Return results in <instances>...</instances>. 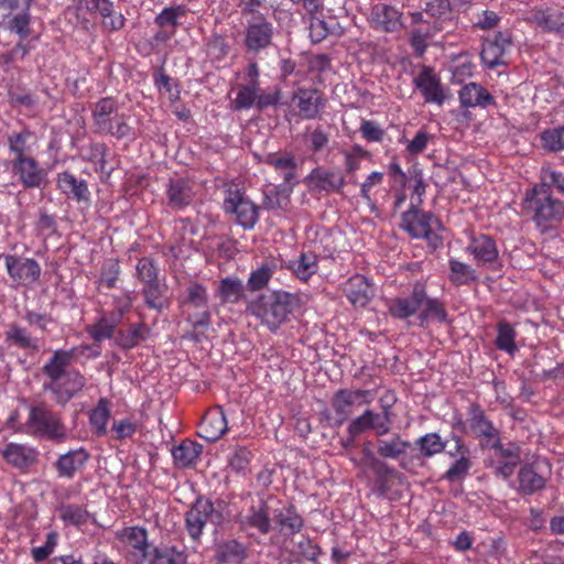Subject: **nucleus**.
<instances>
[{"label": "nucleus", "instance_id": "393cba45", "mask_svg": "<svg viewBox=\"0 0 564 564\" xmlns=\"http://www.w3.org/2000/svg\"><path fill=\"white\" fill-rule=\"evenodd\" d=\"M466 251L474 257L477 264L491 263L498 258L496 242L486 235L471 237Z\"/></svg>", "mask_w": 564, "mask_h": 564}, {"label": "nucleus", "instance_id": "79ce46f5", "mask_svg": "<svg viewBox=\"0 0 564 564\" xmlns=\"http://www.w3.org/2000/svg\"><path fill=\"white\" fill-rule=\"evenodd\" d=\"M449 280L455 285H466L477 280L476 271L467 263L456 259L448 261Z\"/></svg>", "mask_w": 564, "mask_h": 564}, {"label": "nucleus", "instance_id": "c9c22d12", "mask_svg": "<svg viewBox=\"0 0 564 564\" xmlns=\"http://www.w3.org/2000/svg\"><path fill=\"white\" fill-rule=\"evenodd\" d=\"M166 193L170 206L175 209L184 208L193 199L192 187L182 178L171 181Z\"/></svg>", "mask_w": 564, "mask_h": 564}, {"label": "nucleus", "instance_id": "20e7f679", "mask_svg": "<svg viewBox=\"0 0 564 564\" xmlns=\"http://www.w3.org/2000/svg\"><path fill=\"white\" fill-rule=\"evenodd\" d=\"M93 121L98 133L110 134L117 139L127 138L131 134L128 117L118 111L117 102L110 97L102 98L95 104Z\"/></svg>", "mask_w": 564, "mask_h": 564}, {"label": "nucleus", "instance_id": "b1692460", "mask_svg": "<svg viewBox=\"0 0 564 564\" xmlns=\"http://www.w3.org/2000/svg\"><path fill=\"white\" fill-rule=\"evenodd\" d=\"M2 456L6 462L13 467L25 470L34 465L39 457L36 448L19 443H9L2 449Z\"/></svg>", "mask_w": 564, "mask_h": 564}, {"label": "nucleus", "instance_id": "473e14b6", "mask_svg": "<svg viewBox=\"0 0 564 564\" xmlns=\"http://www.w3.org/2000/svg\"><path fill=\"white\" fill-rule=\"evenodd\" d=\"M215 556L223 564H241L247 557V550L240 542L228 540L217 544Z\"/></svg>", "mask_w": 564, "mask_h": 564}, {"label": "nucleus", "instance_id": "1a4fd4ad", "mask_svg": "<svg viewBox=\"0 0 564 564\" xmlns=\"http://www.w3.org/2000/svg\"><path fill=\"white\" fill-rule=\"evenodd\" d=\"M221 519L209 500L198 499L186 512V530L193 540H198L208 522L217 525Z\"/></svg>", "mask_w": 564, "mask_h": 564}, {"label": "nucleus", "instance_id": "774afa93", "mask_svg": "<svg viewBox=\"0 0 564 564\" xmlns=\"http://www.w3.org/2000/svg\"><path fill=\"white\" fill-rule=\"evenodd\" d=\"M330 33V29L328 28L326 21L318 19V18H312L310 22V37L312 42L319 43L324 39L328 36Z\"/></svg>", "mask_w": 564, "mask_h": 564}, {"label": "nucleus", "instance_id": "c03bdc74", "mask_svg": "<svg viewBox=\"0 0 564 564\" xmlns=\"http://www.w3.org/2000/svg\"><path fill=\"white\" fill-rule=\"evenodd\" d=\"M110 417L109 402L101 398L97 405L91 410L89 422L99 436L107 434V425Z\"/></svg>", "mask_w": 564, "mask_h": 564}, {"label": "nucleus", "instance_id": "4d7b16f0", "mask_svg": "<svg viewBox=\"0 0 564 564\" xmlns=\"http://www.w3.org/2000/svg\"><path fill=\"white\" fill-rule=\"evenodd\" d=\"M149 329L143 324H135L127 332L120 334V343L126 348L137 346L141 340H144Z\"/></svg>", "mask_w": 564, "mask_h": 564}, {"label": "nucleus", "instance_id": "bf43d9fd", "mask_svg": "<svg viewBox=\"0 0 564 564\" xmlns=\"http://www.w3.org/2000/svg\"><path fill=\"white\" fill-rule=\"evenodd\" d=\"M291 552L303 558L314 561L318 556V547L308 536L302 535L297 542L294 543Z\"/></svg>", "mask_w": 564, "mask_h": 564}, {"label": "nucleus", "instance_id": "cd10ccee", "mask_svg": "<svg viewBox=\"0 0 564 564\" xmlns=\"http://www.w3.org/2000/svg\"><path fill=\"white\" fill-rule=\"evenodd\" d=\"M272 24L267 21L251 23L246 31L245 43L248 50L258 52L269 46L272 40Z\"/></svg>", "mask_w": 564, "mask_h": 564}, {"label": "nucleus", "instance_id": "864d4df0", "mask_svg": "<svg viewBox=\"0 0 564 564\" xmlns=\"http://www.w3.org/2000/svg\"><path fill=\"white\" fill-rule=\"evenodd\" d=\"M514 337L516 332L509 324H499L496 345L500 350H505L508 354L512 355L517 350Z\"/></svg>", "mask_w": 564, "mask_h": 564}, {"label": "nucleus", "instance_id": "052dcab7", "mask_svg": "<svg viewBox=\"0 0 564 564\" xmlns=\"http://www.w3.org/2000/svg\"><path fill=\"white\" fill-rule=\"evenodd\" d=\"M138 431V423L132 417H124L122 420L115 421L111 426L113 438L124 440L133 436Z\"/></svg>", "mask_w": 564, "mask_h": 564}, {"label": "nucleus", "instance_id": "7c9ffc66", "mask_svg": "<svg viewBox=\"0 0 564 564\" xmlns=\"http://www.w3.org/2000/svg\"><path fill=\"white\" fill-rule=\"evenodd\" d=\"M468 453L469 451L464 445L463 441L459 437L456 438V454H460L462 456L451 465L443 476L444 479L455 482L463 480L468 475L471 468V460L467 456ZM451 455L454 456L455 453H451Z\"/></svg>", "mask_w": 564, "mask_h": 564}, {"label": "nucleus", "instance_id": "8fccbe9b", "mask_svg": "<svg viewBox=\"0 0 564 564\" xmlns=\"http://www.w3.org/2000/svg\"><path fill=\"white\" fill-rule=\"evenodd\" d=\"M420 452L425 457H431L445 449L446 443L442 441L437 433H429L420 437L416 442Z\"/></svg>", "mask_w": 564, "mask_h": 564}, {"label": "nucleus", "instance_id": "423d86ee", "mask_svg": "<svg viewBox=\"0 0 564 564\" xmlns=\"http://www.w3.org/2000/svg\"><path fill=\"white\" fill-rule=\"evenodd\" d=\"M26 432L33 436L62 441L66 431L59 417L45 406H35L30 410L25 423Z\"/></svg>", "mask_w": 564, "mask_h": 564}, {"label": "nucleus", "instance_id": "9d476101", "mask_svg": "<svg viewBox=\"0 0 564 564\" xmlns=\"http://www.w3.org/2000/svg\"><path fill=\"white\" fill-rule=\"evenodd\" d=\"M425 299V284L414 283L412 292L408 296H395L386 300L389 314L398 319H405L420 314L422 302Z\"/></svg>", "mask_w": 564, "mask_h": 564}, {"label": "nucleus", "instance_id": "f03ea898", "mask_svg": "<svg viewBox=\"0 0 564 564\" xmlns=\"http://www.w3.org/2000/svg\"><path fill=\"white\" fill-rule=\"evenodd\" d=\"M522 208L541 232L552 229L564 218V203L553 195L546 183H538L525 191Z\"/></svg>", "mask_w": 564, "mask_h": 564}, {"label": "nucleus", "instance_id": "603ef678", "mask_svg": "<svg viewBox=\"0 0 564 564\" xmlns=\"http://www.w3.org/2000/svg\"><path fill=\"white\" fill-rule=\"evenodd\" d=\"M251 462V453L245 447H237L229 457L228 464L232 471L247 475Z\"/></svg>", "mask_w": 564, "mask_h": 564}, {"label": "nucleus", "instance_id": "a19ab883", "mask_svg": "<svg viewBox=\"0 0 564 564\" xmlns=\"http://www.w3.org/2000/svg\"><path fill=\"white\" fill-rule=\"evenodd\" d=\"M378 454L383 458L399 459L403 456L411 444L402 440L400 436H394L390 440H379L377 444Z\"/></svg>", "mask_w": 564, "mask_h": 564}, {"label": "nucleus", "instance_id": "49530a36", "mask_svg": "<svg viewBox=\"0 0 564 564\" xmlns=\"http://www.w3.org/2000/svg\"><path fill=\"white\" fill-rule=\"evenodd\" d=\"M118 324L119 317L102 316L94 325L89 326L87 332L94 340L101 341L113 336Z\"/></svg>", "mask_w": 564, "mask_h": 564}, {"label": "nucleus", "instance_id": "c85d7f7f", "mask_svg": "<svg viewBox=\"0 0 564 564\" xmlns=\"http://www.w3.org/2000/svg\"><path fill=\"white\" fill-rule=\"evenodd\" d=\"M88 458L89 455L83 447L61 455L56 462L58 476L68 479L73 478L85 466Z\"/></svg>", "mask_w": 564, "mask_h": 564}, {"label": "nucleus", "instance_id": "5fc2aeb1", "mask_svg": "<svg viewBox=\"0 0 564 564\" xmlns=\"http://www.w3.org/2000/svg\"><path fill=\"white\" fill-rule=\"evenodd\" d=\"M267 163L284 173L285 182H290L294 177L295 161L293 156L270 154L267 158Z\"/></svg>", "mask_w": 564, "mask_h": 564}, {"label": "nucleus", "instance_id": "f3484780", "mask_svg": "<svg viewBox=\"0 0 564 564\" xmlns=\"http://www.w3.org/2000/svg\"><path fill=\"white\" fill-rule=\"evenodd\" d=\"M11 165L13 173L25 187H40L45 181L44 170L32 156L12 160Z\"/></svg>", "mask_w": 564, "mask_h": 564}, {"label": "nucleus", "instance_id": "39448f33", "mask_svg": "<svg viewBox=\"0 0 564 564\" xmlns=\"http://www.w3.org/2000/svg\"><path fill=\"white\" fill-rule=\"evenodd\" d=\"M183 313L195 328H207L210 325L207 288L198 282L191 283L182 300Z\"/></svg>", "mask_w": 564, "mask_h": 564}, {"label": "nucleus", "instance_id": "de8ad7c7", "mask_svg": "<svg viewBox=\"0 0 564 564\" xmlns=\"http://www.w3.org/2000/svg\"><path fill=\"white\" fill-rule=\"evenodd\" d=\"M241 524L246 528H254L261 534H267L271 529L269 514L263 507H252L249 514L242 518Z\"/></svg>", "mask_w": 564, "mask_h": 564}, {"label": "nucleus", "instance_id": "a18cd8bd", "mask_svg": "<svg viewBox=\"0 0 564 564\" xmlns=\"http://www.w3.org/2000/svg\"><path fill=\"white\" fill-rule=\"evenodd\" d=\"M183 554L172 547H151L148 552V558L142 560L141 564H182Z\"/></svg>", "mask_w": 564, "mask_h": 564}, {"label": "nucleus", "instance_id": "0e129e2a", "mask_svg": "<svg viewBox=\"0 0 564 564\" xmlns=\"http://www.w3.org/2000/svg\"><path fill=\"white\" fill-rule=\"evenodd\" d=\"M345 167L348 173H354L360 167V162L368 155V152L360 145H354L349 151L344 153Z\"/></svg>", "mask_w": 564, "mask_h": 564}, {"label": "nucleus", "instance_id": "ea45409f", "mask_svg": "<svg viewBox=\"0 0 564 564\" xmlns=\"http://www.w3.org/2000/svg\"><path fill=\"white\" fill-rule=\"evenodd\" d=\"M58 517L66 525L80 527L88 523L91 514L78 505H62L58 509Z\"/></svg>", "mask_w": 564, "mask_h": 564}, {"label": "nucleus", "instance_id": "412c9836", "mask_svg": "<svg viewBox=\"0 0 564 564\" xmlns=\"http://www.w3.org/2000/svg\"><path fill=\"white\" fill-rule=\"evenodd\" d=\"M228 423L221 406H215L206 412L198 435L209 442L219 440L227 431Z\"/></svg>", "mask_w": 564, "mask_h": 564}, {"label": "nucleus", "instance_id": "13d9d810", "mask_svg": "<svg viewBox=\"0 0 564 564\" xmlns=\"http://www.w3.org/2000/svg\"><path fill=\"white\" fill-rule=\"evenodd\" d=\"M431 139L432 135L425 130H419L413 139H401L400 142L405 145V150L409 154L417 155L426 149Z\"/></svg>", "mask_w": 564, "mask_h": 564}, {"label": "nucleus", "instance_id": "4468645a", "mask_svg": "<svg viewBox=\"0 0 564 564\" xmlns=\"http://www.w3.org/2000/svg\"><path fill=\"white\" fill-rule=\"evenodd\" d=\"M368 430H373L379 436L388 434L390 431L388 412L376 413L371 410H366L362 414L351 420L347 427V432L352 438Z\"/></svg>", "mask_w": 564, "mask_h": 564}, {"label": "nucleus", "instance_id": "ddd939ff", "mask_svg": "<svg viewBox=\"0 0 564 564\" xmlns=\"http://www.w3.org/2000/svg\"><path fill=\"white\" fill-rule=\"evenodd\" d=\"M4 263L8 274L15 285H32L40 278L41 268L33 259L6 256Z\"/></svg>", "mask_w": 564, "mask_h": 564}, {"label": "nucleus", "instance_id": "3c124183", "mask_svg": "<svg viewBox=\"0 0 564 564\" xmlns=\"http://www.w3.org/2000/svg\"><path fill=\"white\" fill-rule=\"evenodd\" d=\"M30 135V131L24 130L21 132H14L8 137V147L10 152L14 155L13 160L29 156L28 140Z\"/></svg>", "mask_w": 564, "mask_h": 564}, {"label": "nucleus", "instance_id": "09e8293b", "mask_svg": "<svg viewBox=\"0 0 564 564\" xmlns=\"http://www.w3.org/2000/svg\"><path fill=\"white\" fill-rule=\"evenodd\" d=\"M310 177L322 189H337L344 185V178L334 171L316 169Z\"/></svg>", "mask_w": 564, "mask_h": 564}, {"label": "nucleus", "instance_id": "bb28decb", "mask_svg": "<svg viewBox=\"0 0 564 564\" xmlns=\"http://www.w3.org/2000/svg\"><path fill=\"white\" fill-rule=\"evenodd\" d=\"M458 98L463 108H486L494 104V97L477 83L464 85L458 91Z\"/></svg>", "mask_w": 564, "mask_h": 564}, {"label": "nucleus", "instance_id": "6e6552de", "mask_svg": "<svg viewBox=\"0 0 564 564\" xmlns=\"http://www.w3.org/2000/svg\"><path fill=\"white\" fill-rule=\"evenodd\" d=\"M372 400L373 394L369 390H338L330 401V405L334 411V424L336 426L343 425L354 413L355 408L367 405L371 403Z\"/></svg>", "mask_w": 564, "mask_h": 564}, {"label": "nucleus", "instance_id": "a211bd4d", "mask_svg": "<svg viewBox=\"0 0 564 564\" xmlns=\"http://www.w3.org/2000/svg\"><path fill=\"white\" fill-rule=\"evenodd\" d=\"M116 538L129 552L142 560L148 558L151 545L148 543V532L142 527H127L116 532Z\"/></svg>", "mask_w": 564, "mask_h": 564}, {"label": "nucleus", "instance_id": "2f4dec72", "mask_svg": "<svg viewBox=\"0 0 564 564\" xmlns=\"http://www.w3.org/2000/svg\"><path fill=\"white\" fill-rule=\"evenodd\" d=\"M202 454V446L194 441H183L177 446L172 448V456L174 464L178 468H187L193 466L199 455Z\"/></svg>", "mask_w": 564, "mask_h": 564}, {"label": "nucleus", "instance_id": "338daca9", "mask_svg": "<svg viewBox=\"0 0 564 564\" xmlns=\"http://www.w3.org/2000/svg\"><path fill=\"white\" fill-rule=\"evenodd\" d=\"M56 544H57V535H56V533L50 532L46 535V541H45L44 545H41V546L32 549L33 558L36 562L44 561L45 558H47L53 553Z\"/></svg>", "mask_w": 564, "mask_h": 564}, {"label": "nucleus", "instance_id": "5701e85b", "mask_svg": "<svg viewBox=\"0 0 564 564\" xmlns=\"http://www.w3.org/2000/svg\"><path fill=\"white\" fill-rule=\"evenodd\" d=\"M344 292L355 307H365L375 296V288L361 274H355L347 280Z\"/></svg>", "mask_w": 564, "mask_h": 564}, {"label": "nucleus", "instance_id": "6ab92c4d", "mask_svg": "<svg viewBox=\"0 0 564 564\" xmlns=\"http://www.w3.org/2000/svg\"><path fill=\"white\" fill-rule=\"evenodd\" d=\"M495 452L490 459V466L495 474L503 479L513 475L514 468L520 462L519 449L516 446L503 447L500 442L496 446H491Z\"/></svg>", "mask_w": 564, "mask_h": 564}, {"label": "nucleus", "instance_id": "2eb2a0df", "mask_svg": "<svg viewBox=\"0 0 564 564\" xmlns=\"http://www.w3.org/2000/svg\"><path fill=\"white\" fill-rule=\"evenodd\" d=\"M414 86L422 94L425 102L442 106L446 93L437 74L431 67H424L413 79Z\"/></svg>", "mask_w": 564, "mask_h": 564}, {"label": "nucleus", "instance_id": "e2e57ef3", "mask_svg": "<svg viewBox=\"0 0 564 564\" xmlns=\"http://www.w3.org/2000/svg\"><path fill=\"white\" fill-rule=\"evenodd\" d=\"M31 6V0H26L25 10L17 14L10 21V30L18 33L19 35L25 37L30 33L29 24H30V13L29 8Z\"/></svg>", "mask_w": 564, "mask_h": 564}, {"label": "nucleus", "instance_id": "f704fd0d", "mask_svg": "<svg viewBox=\"0 0 564 564\" xmlns=\"http://www.w3.org/2000/svg\"><path fill=\"white\" fill-rule=\"evenodd\" d=\"M288 269L301 281H308L318 271V260L315 253H301L296 259L290 260Z\"/></svg>", "mask_w": 564, "mask_h": 564}, {"label": "nucleus", "instance_id": "f257e3e1", "mask_svg": "<svg viewBox=\"0 0 564 564\" xmlns=\"http://www.w3.org/2000/svg\"><path fill=\"white\" fill-rule=\"evenodd\" d=\"M70 364L66 350L57 349L43 366V373L50 380L44 387L59 404L67 403L86 386V378L79 370L70 368Z\"/></svg>", "mask_w": 564, "mask_h": 564}, {"label": "nucleus", "instance_id": "e433bc0d", "mask_svg": "<svg viewBox=\"0 0 564 564\" xmlns=\"http://www.w3.org/2000/svg\"><path fill=\"white\" fill-rule=\"evenodd\" d=\"M258 91V80H251L249 84L239 85L237 87L236 97L230 102V108L236 111L250 109L256 104Z\"/></svg>", "mask_w": 564, "mask_h": 564}, {"label": "nucleus", "instance_id": "f8f14e48", "mask_svg": "<svg viewBox=\"0 0 564 564\" xmlns=\"http://www.w3.org/2000/svg\"><path fill=\"white\" fill-rule=\"evenodd\" d=\"M402 228L413 238L431 239L441 223L433 215L413 208L402 215Z\"/></svg>", "mask_w": 564, "mask_h": 564}, {"label": "nucleus", "instance_id": "9b49d317", "mask_svg": "<svg viewBox=\"0 0 564 564\" xmlns=\"http://www.w3.org/2000/svg\"><path fill=\"white\" fill-rule=\"evenodd\" d=\"M550 465L545 459L536 458L530 464L523 465L518 475L519 489L523 494H533L544 488Z\"/></svg>", "mask_w": 564, "mask_h": 564}, {"label": "nucleus", "instance_id": "4c0bfd02", "mask_svg": "<svg viewBox=\"0 0 564 564\" xmlns=\"http://www.w3.org/2000/svg\"><path fill=\"white\" fill-rule=\"evenodd\" d=\"M91 1L93 9L102 17V23L107 29L118 31L123 28L126 19L121 13L113 12V4L110 0Z\"/></svg>", "mask_w": 564, "mask_h": 564}, {"label": "nucleus", "instance_id": "7ed1b4c3", "mask_svg": "<svg viewBox=\"0 0 564 564\" xmlns=\"http://www.w3.org/2000/svg\"><path fill=\"white\" fill-rule=\"evenodd\" d=\"M295 297L288 292L260 295L252 301L248 311L270 330H276L292 314Z\"/></svg>", "mask_w": 564, "mask_h": 564}, {"label": "nucleus", "instance_id": "69168bd1", "mask_svg": "<svg viewBox=\"0 0 564 564\" xmlns=\"http://www.w3.org/2000/svg\"><path fill=\"white\" fill-rule=\"evenodd\" d=\"M185 13V10L182 7H171L162 10L160 14L155 18V23L161 26L171 25L175 28L177 25V20L181 15Z\"/></svg>", "mask_w": 564, "mask_h": 564}, {"label": "nucleus", "instance_id": "dca6fc26", "mask_svg": "<svg viewBox=\"0 0 564 564\" xmlns=\"http://www.w3.org/2000/svg\"><path fill=\"white\" fill-rule=\"evenodd\" d=\"M292 104L299 115L307 120L317 118L325 107L321 93L313 88H299L293 94Z\"/></svg>", "mask_w": 564, "mask_h": 564}, {"label": "nucleus", "instance_id": "680f3d73", "mask_svg": "<svg viewBox=\"0 0 564 564\" xmlns=\"http://www.w3.org/2000/svg\"><path fill=\"white\" fill-rule=\"evenodd\" d=\"M137 274L138 278L147 285L156 284V268L150 259L142 258L139 260L137 264Z\"/></svg>", "mask_w": 564, "mask_h": 564}, {"label": "nucleus", "instance_id": "c756f323", "mask_svg": "<svg viewBox=\"0 0 564 564\" xmlns=\"http://www.w3.org/2000/svg\"><path fill=\"white\" fill-rule=\"evenodd\" d=\"M57 186L67 197L78 202L89 199V189L84 180H78L68 172H63L57 176Z\"/></svg>", "mask_w": 564, "mask_h": 564}, {"label": "nucleus", "instance_id": "37998d69", "mask_svg": "<svg viewBox=\"0 0 564 564\" xmlns=\"http://www.w3.org/2000/svg\"><path fill=\"white\" fill-rule=\"evenodd\" d=\"M217 294L223 303H237L243 294L242 282L237 278H225L219 282Z\"/></svg>", "mask_w": 564, "mask_h": 564}, {"label": "nucleus", "instance_id": "a878e982", "mask_svg": "<svg viewBox=\"0 0 564 564\" xmlns=\"http://www.w3.org/2000/svg\"><path fill=\"white\" fill-rule=\"evenodd\" d=\"M509 44V36L501 33L496 34L492 39H487L480 54L482 63L489 68L503 64V55Z\"/></svg>", "mask_w": 564, "mask_h": 564}, {"label": "nucleus", "instance_id": "0eeeda50", "mask_svg": "<svg viewBox=\"0 0 564 564\" xmlns=\"http://www.w3.org/2000/svg\"><path fill=\"white\" fill-rule=\"evenodd\" d=\"M224 210L235 215L237 223L245 229H252L259 219L258 206L247 197L243 191L235 186L226 189Z\"/></svg>", "mask_w": 564, "mask_h": 564}, {"label": "nucleus", "instance_id": "58836bf2", "mask_svg": "<svg viewBox=\"0 0 564 564\" xmlns=\"http://www.w3.org/2000/svg\"><path fill=\"white\" fill-rule=\"evenodd\" d=\"M419 319L421 324L429 322L444 323L447 321V313L440 300L429 297L425 293V299L422 302Z\"/></svg>", "mask_w": 564, "mask_h": 564}, {"label": "nucleus", "instance_id": "6e6d98bb", "mask_svg": "<svg viewBox=\"0 0 564 564\" xmlns=\"http://www.w3.org/2000/svg\"><path fill=\"white\" fill-rule=\"evenodd\" d=\"M543 147L550 151H561L564 149V127H557L545 130L541 134Z\"/></svg>", "mask_w": 564, "mask_h": 564}, {"label": "nucleus", "instance_id": "4be33fe9", "mask_svg": "<svg viewBox=\"0 0 564 564\" xmlns=\"http://www.w3.org/2000/svg\"><path fill=\"white\" fill-rule=\"evenodd\" d=\"M402 13L394 7L379 3L372 7L370 23L383 32H395L402 28Z\"/></svg>", "mask_w": 564, "mask_h": 564}, {"label": "nucleus", "instance_id": "72a5a7b5", "mask_svg": "<svg viewBox=\"0 0 564 564\" xmlns=\"http://www.w3.org/2000/svg\"><path fill=\"white\" fill-rule=\"evenodd\" d=\"M273 519L280 533L285 536L299 533L304 525L302 517L292 508L278 510Z\"/></svg>", "mask_w": 564, "mask_h": 564}, {"label": "nucleus", "instance_id": "aec40b11", "mask_svg": "<svg viewBox=\"0 0 564 564\" xmlns=\"http://www.w3.org/2000/svg\"><path fill=\"white\" fill-rule=\"evenodd\" d=\"M468 420L471 431L477 437L484 438L486 446H496L499 442V431L487 419L484 410L471 404L468 410Z\"/></svg>", "mask_w": 564, "mask_h": 564}]
</instances>
